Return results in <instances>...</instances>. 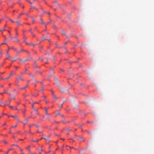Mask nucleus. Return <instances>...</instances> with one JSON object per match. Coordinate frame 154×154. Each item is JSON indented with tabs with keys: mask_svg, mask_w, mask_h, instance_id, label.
<instances>
[{
	"mask_svg": "<svg viewBox=\"0 0 154 154\" xmlns=\"http://www.w3.org/2000/svg\"><path fill=\"white\" fill-rule=\"evenodd\" d=\"M15 68L17 69L18 68V67L17 66H15Z\"/></svg>",
	"mask_w": 154,
	"mask_h": 154,
	"instance_id": "69168bd1",
	"label": "nucleus"
},
{
	"mask_svg": "<svg viewBox=\"0 0 154 154\" xmlns=\"http://www.w3.org/2000/svg\"><path fill=\"white\" fill-rule=\"evenodd\" d=\"M32 108L33 109H34L35 108L34 106V104H32Z\"/></svg>",
	"mask_w": 154,
	"mask_h": 154,
	"instance_id": "2f4dec72",
	"label": "nucleus"
},
{
	"mask_svg": "<svg viewBox=\"0 0 154 154\" xmlns=\"http://www.w3.org/2000/svg\"><path fill=\"white\" fill-rule=\"evenodd\" d=\"M88 133L89 134H91V132H90V131H88Z\"/></svg>",
	"mask_w": 154,
	"mask_h": 154,
	"instance_id": "338daca9",
	"label": "nucleus"
},
{
	"mask_svg": "<svg viewBox=\"0 0 154 154\" xmlns=\"http://www.w3.org/2000/svg\"><path fill=\"white\" fill-rule=\"evenodd\" d=\"M51 91L52 95V96H53V94H54V92L52 90H51Z\"/></svg>",
	"mask_w": 154,
	"mask_h": 154,
	"instance_id": "79ce46f5",
	"label": "nucleus"
},
{
	"mask_svg": "<svg viewBox=\"0 0 154 154\" xmlns=\"http://www.w3.org/2000/svg\"><path fill=\"white\" fill-rule=\"evenodd\" d=\"M23 80L22 77L20 75H18L16 79V82L18 83L20 81H23Z\"/></svg>",
	"mask_w": 154,
	"mask_h": 154,
	"instance_id": "f257e3e1",
	"label": "nucleus"
},
{
	"mask_svg": "<svg viewBox=\"0 0 154 154\" xmlns=\"http://www.w3.org/2000/svg\"><path fill=\"white\" fill-rule=\"evenodd\" d=\"M10 59H11L10 60L12 62H14L16 60V59L14 58L11 57V58H10Z\"/></svg>",
	"mask_w": 154,
	"mask_h": 154,
	"instance_id": "1a4fd4ad",
	"label": "nucleus"
},
{
	"mask_svg": "<svg viewBox=\"0 0 154 154\" xmlns=\"http://www.w3.org/2000/svg\"><path fill=\"white\" fill-rule=\"evenodd\" d=\"M31 8H35V7L33 6L32 5L31 6Z\"/></svg>",
	"mask_w": 154,
	"mask_h": 154,
	"instance_id": "a19ab883",
	"label": "nucleus"
},
{
	"mask_svg": "<svg viewBox=\"0 0 154 154\" xmlns=\"http://www.w3.org/2000/svg\"><path fill=\"white\" fill-rule=\"evenodd\" d=\"M43 97L44 98V100H45L46 98V97L45 96H44Z\"/></svg>",
	"mask_w": 154,
	"mask_h": 154,
	"instance_id": "bf43d9fd",
	"label": "nucleus"
},
{
	"mask_svg": "<svg viewBox=\"0 0 154 154\" xmlns=\"http://www.w3.org/2000/svg\"><path fill=\"white\" fill-rule=\"evenodd\" d=\"M4 143H8L7 142L6 140H4Z\"/></svg>",
	"mask_w": 154,
	"mask_h": 154,
	"instance_id": "3c124183",
	"label": "nucleus"
},
{
	"mask_svg": "<svg viewBox=\"0 0 154 154\" xmlns=\"http://www.w3.org/2000/svg\"><path fill=\"white\" fill-rule=\"evenodd\" d=\"M66 130L67 131H71V129H70V128H67L66 129Z\"/></svg>",
	"mask_w": 154,
	"mask_h": 154,
	"instance_id": "a878e982",
	"label": "nucleus"
},
{
	"mask_svg": "<svg viewBox=\"0 0 154 154\" xmlns=\"http://www.w3.org/2000/svg\"><path fill=\"white\" fill-rule=\"evenodd\" d=\"M39 60H41L42 61H43V59L42 58H39Z\"/></svg>",
	"mask_w": 154,
	"mask_h": 154,
	"instance_id": "6e6d98bb",
	"label": "nucleus"
},
{
	"mask_svg": "<svg viewBox=\"0 0 154 154\" xmlns=\"http://www.w3.org/2000/svg\"><path fill=\"white\" fill-rule=\"evenodd\" d=\"M46 140L49 141V138H44Z\"/></svg>",
	"mask_w": 154,
	"mask_h": 154,
	"instance_id": "c756f323",
	"label": "nucleus"
},
{
	"mask_svg": "<svg viewBox=\"0 0 154 154\" xmlns=\"http://www.w3.org/2000/svg\"><path fill=\"white\" fill-rule=\"evenodd\" d=\"M44 88L43 87H42V89H41V91H44Z\"/></svg>",
	"mask_w": 154,
	"mask_h": 154,
	"instance_id": "5fc2aeb1",
	"label": "nucleus"
},
{
	"mask_svg": "<svg viewBox=\"0 0 154 154\" xmlns=\"http://www.w3.org/2000/svg\"><path fill=\"white\" fill-rule=\"evenodd\" d=\"M13 149H8V152H6V153L5 154H8V152H9V151H10V150H13Z\"/></svg>",
	"mask_w": 154,
	"mask_h": 154,
	"instance_id": "412c9836",
	"label": "nucleus"
},
{
	"mask_svg": "<svg viewBox=\"0 0 154 154\" xmlns=\"http://www.w3.org/2000/svg\"><path fill=\"white\" fill-rule=\"evenodd\" d=\"M29 31L31 32L32 34V30L31 29H30L29 30Z\"/></svg>",
	"mask_w": 154,
	"mask_h": 154,
	"instance_id": "58836bf2",
	"label": "nucleus"
},
{
	"mask_svg": "<svg viewBox=\"0 0 154 154\" xmlns=\"http://www.w3.org/2000/svg\"><path fill=\"white\" fill-rule=\"evenodd\" d=\"M29 45H32L33 47H35L36 45V44H32V43H30Z\"/></svg>",
	"mask_w": 154,
	"mask_h": 154,
	"instance_id": "4be33fe9",
	"label": "nucleus"
},
{
	"mask_svg": "<svg viewBox=\"0 0 154 154\" xmlns=\"http://www.w3.org/2000/svg\"><path fill=\"white\" fill-rule=\"evenodd\" d=\"M17 125H15L14 126H12L11 127H13V128H16L17 127Z\"/></svg>",
	"mask_w": 154,
	"mask_h": 154,
	"instance_id": "473e14b6",
	"label": "nucleus"
},
{
	"mask_svg": "<svg viewBox=\"0 0 154 154\" xmlns=\"http://www.w3.org/2000/svg\"><path fill=\"white\" fill-rule=\"evenodd\" d=\"M19 60H20V61H22V62H23V60L22 59H21V58H19Z\"/></svg>",
	"mask_w": 154,
	"mask_h": 154,
	"instance_id": "c03bdc74",
	"label": "nucleus"
},
{
	"mask_svg": "<svg viewBox=\"0 0 154 154\" xmlns=\"http://www.w3.org/2000/svg\"><path fill=\"white\" fill-rule=\"evenodd\" d=\"M31 5V6L32 5V3L29 0H26Z\"/></svg>",
	"mask_w": 154,
	"mask_h": 154,
	"instance_id": "5701e85b",
	"label": "nucleus"
},
{
	"mask_svg": "<svg viewBox=\"0 0 154 154\" xmlns=\"http://www.w3.org/2000/svg\"><path fill=\"white\" fill-rule=\"evenodd\" d=\"M63 103H64V102L62 104L60 105V108H61L62 107L63 105Z\"/></svg>",
	"mask_w": 154,
	"mask_h": 154,
	"instance_id": "e433bc0d",
	"label": "nucleus"
},
{
	"mask_svg": "<svg viewBox=\"0 0 154 154\" xmlns=\"http://www.w3.org/2000/svg\"><path fill=\"white\" fill-rule=\"evenodd\" d=\"M13 72H12L9 75V76H10V77H11V76L13 74Z\"/></svg>",
	"mask_w": 154,
	"mask_h": 154,
	"instance_id": "bb28decb",
	"label": "nucleus"
},
{
	"mask_svg": "<svg viewBox=\"0 0 154 154\" xmlns=\"http://www.w3.org/2000/svg\"><path fill=\"white\" fill-rule=\"evenodd\" d=\"M20 149V150L21 151V152H22L23 151V149H22L21 148H20V147H18Z\"/></svg>",
	"mask_w": 154,
	"mask_h": 154,
	"instance_id": "7c9ffc66",
	"label": "nucleus"
},
{
	"mask_svg": "<svg viewBox=\"0 0 154 154\" xmlns=\"http://www.w3.org/2000/svg\"><path fill=\"white\" fill-rule=\"evenodd\" d=\"M29 154H35V153H32L30 151H29Z\"/></svg>",
	"mask_w": 154,
	"mask_h": 154,
	"instance_id": "4c0bfd02",
	"label": "nucleus"
},
{
	"mask_svg": "<svg viewBox=\"0 0 154 154\" xmlns=\"http://www.w3.org/2000/svg\"><path fill=\"white\" fill-rule=\"evenodd\" d=\"M37 132L38 133H42V132H40L39 130L37 131Z\"/></svg>",
	"mask_w": 154,
	"mask_h": 154,
	"instance_id": "0e129e2a",
	"label": "nucleus"
},
{
	"mask_svg": "<svg viewBox=\"0 0 154 154\" xmlns=\"http://www.w3.org/2000/svg\"><path fill=\"white\" fill-rule=\"evenodd\" d=\"M52 96L55 99H57V98L55 95L53 94V95Z\"/></svg>",
	"mask_w": 154,
	"mask_h": 154,
	"instance_id": "aec40b11",
	"label": "nucleus"
},
{
	"mask_svg": "<svg viewBox=\"0 0 154 154\" xmlns=\"http://www.w3.org/2000/svg\"><path fill=\"white\" fill-rule=\"evenodd\" d=\"M25 111H26V110H24L23 111V112L24 113V114H25Z\"/></svg>",
	"mask_w": 154,
	"mask_h": 154,
	"instance_id": "603ef678",
	"label": "nucleus"
},
{
	"mask_svg": "<svg viewBox=\"0 0 154 154\" xmlns=\"http://www.w3.org/2000/svg\"><path fill=\"white\" fill-rule=\"evenodd\" d=\"M8 49L9 50L11 49H14H14H16L15 48H14L13 47H8Z\"/></svg>",
	"mask_w": 154,
	"mask_h": 154,
	"instance_id": "6ab92c4d",
	"label": "nucleus"
},
{
	"mask_svg": "<svg viewBox=\"0 0 154 154\" xmlns=\"http://www.w3.org/2000/svg\"><path fill=\"white\" fill-rule=\"evenodd\" d=\"M6 29H3V30H1L0 29V31L1 32H2L4 31H5Z\"/></svg>",
	"mask_w": 154,
	"mask_h": 154,
	"instance_id": "cd10ccee",
	"label": "nucleus"
},
{
	"mask_svg": "<svg viewBox=\"0 0 154 154\" xmlns=\"http://www.w3.org/2000/svg\"><path fill=\"white\" fill-rule=\"evenodd\" d=\"M15 23H16L18 25H20V22L19 21H15Z\"/></svg>",
	"mask_w": 154,
	"mask_h": 154,
	"instance_id": "a211bd4d",
	"label": "nucleus"
},
{
	"mask_svg": "<svg viewBox=\"0 0 154 154\" xmlns=\"http://www.w3.org/2000/svg\"><path fill=\"white\" fill-rule=\"evenodd\" d=\"M63 91V89L62 88H61V91L62 92Z\"/></svg>",
	"mask_w": 154,
	"mask_h": 154,
	"instance_id": "de8ad7c7",
	"label": "nucleus"
},
{
	"mask_svg": "<svg viewBox=\"0 0 154 154\" xmlns=\"http://www.w3.org/2000/svg\"><path fill=\"white\" fill-rule=\"evenodd\" d=\"M48 40L49 42H51V39H48Z\"/></svg>",
	"mask_w": 154,
	"mask_h": 154,
	"instance_id": "680f3d73",
	"label": "nucleus"
},
{
	"mask_svg": "<svg viewBox=\"0 0 154 154\" xmlns=\"http://www.w3.org/2000/svg\"><path fill=\"white\" fill-rule=\"evenodd\" d=\"M38 141H39L38 140H32V141H33V142H38Z\"/></svg>",
	"mask_w": 154,
	"mask_h": 154,
	"instance_id": "37998d69",
	"label": "nucleus"
},
{
	"mask_svg": "<svg viewBox=\"0 0 154 154\" xmlns=\"http://www.w3.org/2000/svg\"><path fill=\"white\" fill-rule=\"evenodd\" d=\"M17 105H18L20 104V102H17Z\"/></svg>",
	"mask_w": 154,
	"mask_h": 154,
	"instance_id": "13d9d810",
	"label": "nucleus"
},
{
	"mask_svg": "<svg viewBox=\"0 0 154 154\" xmlns=\"http://www.w3.org/2000/svg\"><path fill=\"white\" fill-rule=\"evenodd\" d=\"M27 71V69L26 68H25V71L23 73H21L22 74H26V72Z\"/></svg>",
	"mask_w": 154,
	"mask_h": 154,
	"instance_id": "f3484780",
	"label": "nucleus"
},
{
	"mask_svg": "<svg viewBox=\"0 0 154 154\" xmlns=\"http://www.w3.org/2000/svg\"><path fill=\"white\" fill-rule=\"evenodd\" d=\"M17 119L18 122H21V121H20L18 119Z\"/></svg>",
	"mask_w": 154,
	"mask_h": 154,
	"instance_id": "774afa93",
	"label": "nucleus"
},
{
	"mask_svg": "<svg viewBox=\"0 0 154 154\" xmlns=\"http://www.w3.org/2000/svg\"><path fill=\"white\" fill-rule=\"evenodd\" d=\"M35 125L38 128L39 127V126L38 125Z\"/></svg>",
	"mask_w": 154,
	"mask_h": 154,
	"instance_id": "e2e57ef3",
	"label": "nucleus"
},
{
	"mask_svg": "<svg viewBox=\"0 0 154 154\" xmlns=\"http://www.w3.org/2000/svg\"><path fill=\"white\" fill-rule=\"evenodd\" d=\"M45 116H46V119L48 120L49 121H50L51 118V117L52 116L49 113L48 114V115H45Z\"/></svg>",
	"mask_w": 154,
	"mask_h": 154,
	"instance_id": "f03ea898",
	"label": "nucleus"
},
{
	"mask_svg": "<svg viewBox=\"0 0 154 154\" xmlns=\"http://www.w3.org/2000/svg\"><path fill=\"white\" fill-rule=\"evenodd\" d=\"M34 67L35 68H36L38 67L36 64H34Z\"/></svg>",
	"mask_w": 154,
	"mask_h": 154,
	"instance_id": "b1692460",
	"label": "nucleus"
},
{
	"mask_svg": "<svg viewBox=\"0 0 154 154\" xmlns=\"http://www.w3.org/2000/svg\"><path fill=\"white\" fill-rule=\"evenodd\" d=\"M34 111H35L36 112H37L38 111V109L35 108L34 109H33Z\"/></svg>",
	"mask_w": 154,
	"mask_h": 154,
	"instance_id": "c85d7f7f",
	"label": "nucleus"
},
{
	"mask_svg": "<svg viewBox=\"0 0 154 154\" xmlns=\"http://www.w3.org/2000/svg\"><path fill=\"white\" fill-rule=\"evenodd\" d=\"M14 50L16 52L17 54H18L20 53L22 51H24L23 49H21L20 51H18L17 49H14Z\"/></svg>",
	"mask_w": 154,
	"mask_h": 154,
	"instance_id": "7ed1b4c3",
	"label": "nucleus"
},
{
	"mask_svg": "<svg viewBox=\"0 0 154 154\" xmlns=\"http://www.w3.org/2000/svg\"><path fill=\"white\" fill-rule=\"evenodd\" d=\"M9 20H10V21H11L12 22H13V23H15V21H13V20H11V19H9Z\"/></svg>",
	"mask_w": 154,
	"mask_h": 154,
	"instance_id": "72a5a7b5",
	"label": "nucleus"
},
{
	"mask_svg": "<svg viewBox=\"0 0 154 154\" xmlns=\"http://www.w3.org/2000/svg\"><path fill=\"white\" fill-rule=\"evenodd\" d=\"M4 91H5V93H8L7 92V90L6 89H4Z\"/></svg>",
	"mask_w": 154,
	"mask_h": 154,
	"instance_id": "c9c22d12",
	"label": "nucleus"
},
{
	"mask_svg": "<svg viewBox=\"0 0 154 154\" xmlns=\"http://www.w3.org/2000/svg\"><path fill=\"white\" fill-rule=\"evenodd\" d=\"M6 54L7 55V57L6 59H9L10 58H11V56L9 54L8 51H7L6 52Z\"/></svg>",
	"mask_w": 154,
	"mask_h": 154,
	"instance_id": "39448f33",
	"label": "nucleus"
},
{
	"mask_svg": "<svg viewBox=\"0 0 154 154\" xmlns=\"http://www.w3.org/2000/svg\"><path fill=\"white\" fill-rule=\"evenodd\" d=\"M45 111V115H48L49 113L48 112V108L47 107H45L44 108Z\"/></svg>",
	"mask_w": 154,
	"mask_h": 154,
	"instance_id": "423d86ee",
	"label": "nucleus"
},
{
	"mask_svg": "<svg viewBox=\"0 0 154 154\" xmlns=\"http://www.w3.org/2000/svg\"><path fill=\"white\" fill-rule=\"evenodd\" d=\"M28 85L27 84L25 86L21 88V89H25L26 88L28 87Z\"/></svg>",
	"mask_w": 154,
	"mask_h": 154,
	"instance_id": "dca6fc26",
	"label": "nucleus"
},
{
	"mask_svg": "<svg viewBox=\"0 0 154 154\" xmlns=\"http://www.w3.org/2000/svg\"><path fill=\"white\" fill-rule=\"evenodd\" d=\"M10 76H9L7 78H6L5 79H8L10 78Z\"/></svg>",
	"mask_w": 154,
	"mask_h": 154,
	"instance_id": "49530a36",
	"label": "nucleus"
},
{
	"mask_svg": "<svg viewBox=\"0 0 154 154\" xmlns=\"http://www.w3.org/2000/svg\"><path fill=\"white\" fill-rule=\"evenodd\" d=\"M14 39V40H13V41L14 42H16L17 43L19 42V40L17 39L16 37H13V39Z\"/></svg>",
	"mask_w": 154,
	"mask_h": 154,
	"instance_id": "20e7f679",
	"label": "nucleus"
},
{
	"mask_svg": "<svg viewBox=\"0 0 154 154\" xmlns=\"http://www.w3.org/2000/svg\"><path fill=\"white\" fill-rule=\"evenodd\" d=\"M54 27L55 28V29H56L57 28V27L55 26V25H54Z\"/></svg>",
	"mask_w": 154,
	"mask_h": 154,
	"instance_id": "4d7b16f0",
	"label": "nucleus"
},
{
	"mask_svg": "<svg viewBox=\"0 0 154 154\" xmlns=\"http://www.w3.org/2000/svg\"><path fill=\"white\" fill-rule=\"evenodd\" d=\"M53 22L52 20H50V21L49 22H50V23H51Z\"/></svg>",
	"mask_w": 154,
	"mask_h": 154,
	"instance_id": "09e8293b",
	"label": "nucleus"
},
{
	"mask_svg": "<svg viewBox=\"0 0 154 154\" xmlns=\"http://www.w3.org/2000/svg\"><path fill=\"white\" fill-rule=\"evenodd\" d=\"M28 119H25V122L23 123V125H25V124H26L28 122Z\"/></svg>",
	"mask_w": 154,
	"mask_h": 154,
	"instance_id": "f8f14e48",
	"label": "nucleus"
},
{
	"mask_svg": "<svg viewBox=\"0 0 154 154\" xmlns=\"http://www.w3.org/2000/svg\"><path fill=\"white\" fill-rule=\"evenodd\" d=\"M9 94L12 99H15V96L11 94L10 93Z\"/></svg>",
	"mask_w": 154,
	"mask_h": 154,
	"instance_id": "6e6552de",
	"label": "nucleus"
},
{
	"mask_svg": "<svg viewBox=\"0 0 154 154\" xmlns=\"http://www.w3.org/2000/svg\"><path fill=\"white\" fill-rule=\"evenodd\" d=\"M12 117H13V118H17V116L16 115H15V116H12Z\"/></svg>",
	"mask_w": 154,
	"mask_h": 154,
	"instance_id": "393cba45",
	"label": "nucleus"
},
{
	"mask_svg": "<svg viewBox=\"0 0 154 154\" xmlns=\"http://www.w3.org/2000/svg\"><path fill=\"white\" fill-rule=\"evenodd\" d=\"M12 146H17V147H19V146H18V145H16V144H14L13 145H12Z\"/></svg>",
	"mask_w": 154,
	"mask_h": 154,
	"instance_id": "f704fd0d",
	"label": "nucleus"
},
{
	"mask_svg": "<svg viewBox=\"0 0 154 154\" xmlns=\"http://www.w3.org/2000/svg\"><path fill=\"white\" fill-rule=\"evenodd\" d=\"M47 37H43L42 39L40 40V42L44 41L47 40Z\"/></svg>",
	"mask_w": 154,
	"mask_h": 154,
	"instance_id": "9b49d317",
	"label": "nucleus"
},
{
	"mask_svg": "<svg viewBox=\"0 0 154 154\" xmlns=\"http://www.w3.org/2000/svg\"><path fill=\"white\" fill-rule=\"evenodd\" d=\"M65 48L66 49V53H68V50H67V49L66 48Z\"/></svg>",
	"mask_w": 154,
	"mask_h": 154,
	"instance_id": "864d4df0",
	"label": "nucleus"
},
{
	"mask_svg": "<svg viewBox=\"0 0 154 154\" xmlns=\"http://www.w3.org/2000/svg\"><path fill=\"white\" fill-rule=\"evenodd\" d=\"M40 20H41V23L43 24H44L45 25V26L46 27V23L43 21L42 18H40Z\"/></svg>",
	"mask_w": 154,
	"mask_h": 154,
	"instance_id": "0eeeda50",
	"label": "nucleus"
},
{
	"mask_svg": "<svg viewBox=\"0 0 154 154\" xmlns=\"http://www.w3.org/2000/svg\"><path fill=\"white\" fill-rule=\"evenodd\" d=\"M32 21L33 23H35V20L34 19H32Z\"/></svg>",
	"mask_w": 154,
	"mask_h": 154,
	"instance_id": "ea45409f",
	"label": "nucleus"
},
{
	"mask_svg": "<svg viewBox=\"0 0 154 154\" xmlns=\"http://www.w3.org/2000/svg\"><path fill=\"white\" fill-rule=\"evenodd\" d=\"M66 32L65 30H63L61 32L62 34L63 35H66Z\"/></svg>",
	"mask_w": 154,
	"mask_h": 154,
	"instance_id": "9d476101",
	"label": "nucleus"
},
{
	"mask_svg": "<svg viewBox=\"0 0 154 154\" xmlns=\"http://www.w3.org/2000/svg\"><path fill=\"white\" fill-rule=\"evenodd\" d=\"M47 14L48 15H50V12H48L47 13Z\"/></svg>",
	"mask_w": 154,
	"mask_h": 154,
	"instance_id": "052dcab7",
	"label": "nucleus"
},
{
	"mask_svg": "<svg viewBox=\"0 0 154 154\" xmlns=\"http://www.w3.org/2000/svg\"><path fill=\"white\" fill-rule=\"evenodd\" d=\"M29 58L32 59V58L30 57H29L28 58H26L25 60H23V62H24L25 61L29 60Z\"/></svg>",
	"mask_w": 154,
	"mask_h": 154,
	"instance_id": "ddd939ff",
	"label": "nucleus"
},
{
	"mask_svg": "<svg viewBox=\"0 0 154 154\" xmlns=\"http://www.w3.org/2000/svg\"><path fill=\"white\" fill-rule=\"evenodd\" d=\"M9 107H10L11 109H13V106H9Z\"/></svg>",
	"mask_w": 154,
	"mask_h": 154,
	"instance_id": "8fccbe9b",
	"label": "nucleus"
},
{
	"mask_svg": "<svg viewBox=\"0 0 154 154\" xmlns=\"http://www.w3.org/2000/svg\"><path fill=\"white\" fill-rule=\"evenodd\" d=\"M29 75L32 77H34L35 76V74H33L31 73L29 74Z\"/></svg>",
	"mask_w": 154,
	"mask_h": 154,
	"instance_id": "4468645a",
	"label": "nucleus"
},
{
	"mask_svg": "<svg viewBox=\"0 0 154 154\" xmlns=\"http://www.w3.org/2000/svg\"><path fill=\"white\" fill-rule=\"evenodd\" d=\"M30 147H31L30 146H28L27 147H26V149L27 150H29V151H30Z\"/></svg>",
	"mask_w": 154,
	"mask_h": 154,
	"instance_id": "2eb2a0df",
	"label": "nucleus"
},
{
	"mask_svg": "<svg viewBox=\"0 0 154 154\" xmlns=\"http://www.w3.org/2000/svg\"><path fill=\"white\" fill-rule=\"evenodd\" d=\"M10 38L11 39H13V37H12L11 35L10 36Z\"/></svg>",
	"mask_w": 154,
	"mask_h": 154,
	"instance_id": "a18cd8bd",
	"label": "nucleus"
}]
</instances>
